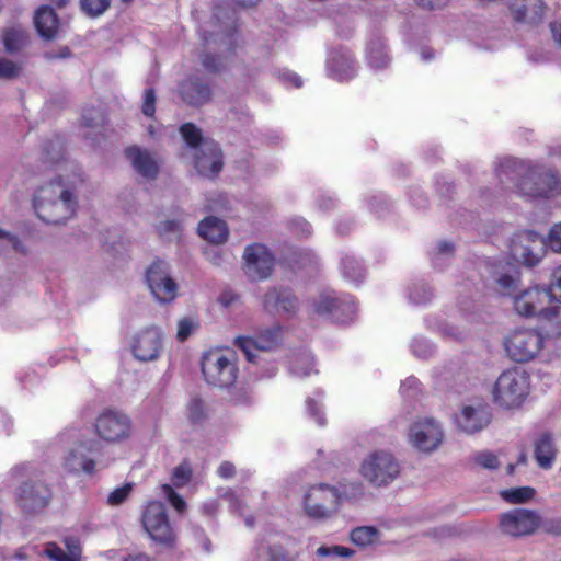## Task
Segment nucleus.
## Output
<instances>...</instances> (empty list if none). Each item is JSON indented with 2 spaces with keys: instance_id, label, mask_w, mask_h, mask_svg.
I'll use <instances>...</instances> for the list:
<instances>
[{
  "instance_id": "15",
  "label": "nucleus",
  "mask_w": 561,
  "mask_h": 561,
  "mask_svg": "<svg viewBox=\"0 0 561 561\" xmlns=\"http://www.w3.org/2000/svg\"><path fill=\"white\" fill-rule=\"evenodd\" d=\"M147 285L151 294L160 302H170L175 299L178 294V285L170 275L169 265L157 260L147 268Z\"/></svg>"
},
{
  "instance_id": "58",
  "label": "nucleus",
  "mask_w": 561,
  "mask_h": 561,
  "mask_svg": "<svg viewBox=\"0 0 561 561\" xmlns=\"http://www.w3.org/2000/svg\"><path fill=\"white\" fill-rule=\"evenodd\" d=\"M437 331L444 336L453 340H462L466 335L465 331L448 323L442 322L437 327Z\"/></svg>"
},
{
  "instance_id": "7",
  "label": "nucleus",
  "mask_w": 561,
  "mask_h": 561,
  "mask_svg": "<svg viewBox=\"0 0 561 561\" xmlns=\"http://www.w3.org/2000/svg\"><path fill=\"white\" fill-rule=\"evenodd\" d=\"M202 373L207 383L229 388L238 378L237 356L228 350H209L202 357Z\"/></svg>"
},
{
  "instance_id": "9",
  "label": "nucleus",
  "mask_w": 561,
  "mask_h": 561,
  "mask_svg": "<svg viewBox=\"0 0 561 561\" xmlns=\"http://www.w3.org/2000/svg\"><path fill=\"white\" fill-rule=\"evenodd\" d=\"M313 312L325 316L339 323H347L354 319L357 306L353 297L346 294L337 295L333 289H323L310 299Z\"/></svg>"
},
{
  "instance_id": "4",
  "label": "nucleus",
  "mask_w": 561,
  "mask_h": 561,
  "mask_svg": "<svg viewBox=\"0 0 561 561\" xmlns=\"http://www.w3.org/2000/svg\"><path fill=\"white\" fill-rule=\"evenodd\" d=\"M530 375L520 367H512L496 378L492 387L493 402L505 410L520 408L530 393Z\"/></svg>"
},
{
  "instance_id": "29",
  "label": "nucleus",
  "mask_w": 561,
  "mask_h": 561,
  "mask_svg": "<svg viewBox=\"0 0 561 561\" xmlns=\"http://www.w3.org/2000/svg\"><path fill=\"white\" fill-rule=\"evenodd\" d=\"M182 99L191 105H202L210 100V88L197 77L184 80L180 84Z\"/></svg>"
},
{
  "instance_id": "22",
  "label": "nucleus",
  "mask_w": 561,
  "mask_h": 561,
  "mask_svg": "<svg viewBox=\"0 0 561 561\" xmlns=\"http://www.w3.org/2000/svg\"><path fill=\"white\" fill-rule=\"evenodd\" d=\"M491 414L485 404L466 405L456 416L458 427L468 434L483 430L490 423Z\"/></svg>"
},
{
  "instance_id": "36",
  "label": "nucleus",
  "mask_w": 561,
  "mask_h": 561,
  "mask_svg": "<svg viewBox=\"0 0 561 561\" xmlns=\"http://www.w3.org/2000/svg\"><path fill=\"white\" fill-rule=\"evenodd\" d=\"M290 373L297 377H307L313 371V356L304 351L294 355L290 359Z\"/></svg>"
},
{
  "instance_id": "13",
  "label": "nucleus",
  "mask_w": 561,
  "mask_h": 561,
  "mask_svg": "<svg viewBox=\"0 0 561 561\" xmlns=\"http://www.w3.org/2000/svg\"><path fill=\"white\" fill-rule=\"evenodd\" d=\"M142 525L152 540L162 545H172L175 538L170 525L167 508L159 501L149 502L142 512Z\"/></svg>"
},
{
  "instance_id": "16",
  "label": "nucleus",
  "mask_w": 561,
  "mask_h": 561,
  "mask_svg": "<svg viewBox=\"0 0 561 561\" xmlns=\"http://www.w3.org/2000/svg\"><path fill=\"white\" fill-rule=\"evenodd\" d=\"M553 302L550 297L548 286L541 288L535 286L528 288L514 298L515 311L526 318L538 317L543 318L545 314H549L548 304Z\"/></svg>"
},
{
  "instance_id": "46",
  "label": "nucleus",
  "mask_w": 561,
  "mask_h": 561,
  "mask_svg": "<svg viewBox=\"0 0 561 561\" xmlns=\"http://www.w3.org/2000/svg\"><path fill=\"white\" fill-rule=\"evenodd\" d=\"M472 461L478 467L486 470H496L501 466L499 457L489 450L476 453L472 456Z\"/></svg>"
},
{
  "instance_id": "50",
  "label": "nucleus",
  "mask_w": 561,
  "mask_h": 561,
  "mask_svg": "<svg viewBox=\"0 0 561 561\" xmlns=\"http://www.w3.org/2000/svg\"><path fill=\"white\" fill-rule=\"evenodd\" d=\"M410 347L414 356L419 358H427L435 352V347L424 337H414Z\"/></svg>"
},
{
  "instance_id": "32",
  "label": "nucleus",
  "mask_w": 561,
  "mask_h": 561,
  "mask_svg": "<svg viewBox=\"0 0 561 561\" xmlns=\"http://www.w3.org/2000/svg\"><path fill=\"white\" fill-rule=\"evenodd\" d=\"M535 459L543 470H549L557 457V448L550 434L545 433L535 443Z\"/></svg>"
},
{
  "instance_id": "44",
  "label": "nucleus",
  "mask_w": 561,
  "mask_h": 561,
  "mask_svg": "<svg viewBox=\"0 0 561 561\" xmlns=\"http://www.w3.org/2000/svg\"><path fill=\"white\" fill-rule=\"evenodd\" d=\"M186 415L192 423L203 422L208 415L205 402L199 398H192L187 404Z\"/></svg>"
},
{
  "instance_id": "62",
  "label": "nucleus",
  "mask_w": 561,
  "mask_h": 561,
  "mask_svg": "<svg viewBox=\"0 0 561 561\" xmlns=\"http://www.w3.org/2000/svg\"><path fill=\"white\" fill-rule=\"evenodd\" d=\"M44 553L54 561H69V556L53 542L47 543Z\"/></svg>"
},
{
  "instance_id": "40",
  "label": "nucleus",
  "mask_w": 561,
  "mask_h": 561,
  "mask_svg": "<svg viewBox=\"0 0 561 561\" xmlns=\"http://www.w3.org/2000/svg\"><path fill=\"white\" fill-rule=\"evenodd\" d=\"M323 398V393L321 391H316L313 397H308L306 399V409L308 414L313 417L316 423L320 426L325 425V417L322 412L321 400Z\"/></svg>"
},
{
  "instance_id": "38",
  "label": "nucleus",
  "mask_w": 561,
  "mask_h": 561,
  "mask_svg": "<svg viewBox=\"0 0 561 561\" xmlns=\"http://www.w3.org/2000/svg\"><path fill=\"white\" fill-rule=\"evenodd\" d=\"M27 43V33L21 26H12L4 32L3 44L5 50L14 53L24 47Z\"/></svg>"
},
{
  "instance_id": "48",
  "label": "nucleus",
  "mask_w": 561,
  "mask_h": 561,
  "mask_svg": "<svg viewBox=\"0 0 561 561\" xmlns=\"http://www.w3.org/2000/svg\"><path fill=\"white\" fill-rule=\"evenodd\" d=\"M81 9L89 16L102 15L111 5V0H80Z\"/></svg>"
},
{
  "instance_id": "31",
  "label": "nucleus",
  "mask_w": 561,
  "mask_h": 561,
  "mask_svg": "<svg viewBox=\"0 0 561 561\" xmlns=\"http://www.w3.org/2000/svg\"><path fill=\"white\" fill-rule=\"evenodd\" d=\"M198 233L203 239L218 244L227 240L229 231L224 220L217 217H207L199 222Z\"/></svg>"
},
{
  "instance_id": "63",
  "label": "nucleus",
  "mask_w": 561,
  "mask_h": 561,
  "mask_svg": "<svg viewBox=\"0 0 561 561\" xmlns=\"http://www.w3.org/2000/svg\"><path fill=\"white\" fill-rule=\"evenodd\" d=\"M65 545L67 548V554L69 556V561H80L81 549L79 545V540L77 538H66Z\"/></svg>"
},
{
  "instance_id": "24",
  "label": "nucleus",
  "mask_w": 561,
  "mask_h": 561,
  "mask_svg": "<svg viewBox=\"0 0 561 561\" xmlns=\"http://www.w3.org/2000/svg\"><path fill=\"white\" fill-rule=\"evenodd\" d=\"M233 31L234 22L230 19L221 21L218 13H214L211 19L203 23L198 28L201 38L206 45L211 42H226V39H230Z\"/></svg>"
},
{
  "instance_id": "17",
  "label": "nucleus",
  "mask_w": 561,
  "mask_h": 561,
  "mask_svg": "<svg viewBox=\"0 0 561 561\" xmlns=\"http://www.w3.org/2000/svg\"><path fill=\"white\" fill-rule=\"evenodd\" d=\"M279 327H273L260 332L256 336H238L234 344L249 362L255 363L262 354L273 350L279 343Z\"/></svg>"
},
{
  "instance_id": "3",
  "label": "nucleus",
  "mask_w": 561,
  "mask_h": 561,
  "mask_svg": "<svg viewBox=\"0 0 561 561\" xmlns=\"http://www.w3.org/2000/svg\"><path fill=\"white\" fill-rule=\"evenodd\" d=\"M180 133L186 144L185 157L192 160L197 173L209 179L217 176L224 165L218 144L203 137L202 130L192 123L183 124Z\"/></svg>"
},
{
  "instance_id": "60",
  "label": "nucleus",
  "mask_w": 561,
  "mask_h": 561,
  "mask_svg": "<svg viewBox=\"0 0 561 561\" xmlns=\"http://www.w3.org/2000/svg\"><path fill=\"white\" fill-rule=\"evenodd\" d=\"M20 72V68L13 61L0 58V78L13 79Z\"/></svg>"
},
{
  "instance_id": "11",
  "label": "nucleus",
  "mask_w": 561,
  "mask_h": 561,
  "mask_svg": "<svg viewBox=\"0 0 561 561\" xmlns=\"http://www.w3.org/2000/svg\"><path fill=\"white\" fill-rule=\"evenodd\" d=\"M352 495L345 489L339 490L335 486L320 483L309 488L305 495V510L308 516L321 519L330 516L337 510L340 502Z\"/></svg>"
},
{
  "instance_id": "55",
  "label": "nucleus",
  "mask_w": 561,
  "mask_h": 561,
  "mask_svg": "<svg viewBox=\"0 0 561 561\" xmlns=\"http://www.w3.org/2000/svg\"><path fill=\"white\" fill-rule=\"evenodd\" d=\"M157 95L156 91L151 88L147 89L144 93L141 111L147 117H153L156 113Z\"/></svg>"
},
{
  "instance_id": "33",
  "label": "nucleus",
  "mask_w": 561,
  "mask_h": 561,
  "mask_svg": "<svg viewBox=\"0 0 561 561\" xmlns=\"http://www.w3.org/2000/svg\"><path fill=\"white\" fill-rule=\"evenodd\" d=\"M34 24L43 38L51 39L58 30V18L50 7L43 5L35 13Z\"/></svg>"
},
{
  "instance_id": "49",
  "label": "nucleus",
  "mask_w": 561,
  "mask_h": 561,
  "mask_svg": "<svg viewBox=\"0 0 561 561\" xmlns=\"http://www.w3.org/2000/svg\"><path fill=\"white\" fill-rule=\"evenodd\" d=\"M542 320L548 321V333L553 336H561V307H550L549 314Z\"/></svg>"
},
{
  "instance_id": "8",
  "label": "nucleus",
  "mask_w": 561,
  "mask_h": 561,
  "mask_svg": "<svg viewBox=\"0 0 561 561\" xmlns=\"http://www.w3.org/2000/svg\"><path fill=\"white\" fill-rule=\"evenodd\" d=\"M401 471L394 455L387 450H375L368 454L360 465V474L375 486H386L394 481Z\"/></svg>"
},
{
  "instance_id": "10",
  "label": "nucleus",
  "mask_w": 561,
  "mask_h": 561,
  "mask_svg": "<svg viewBox=\"0 0 561 561\" xmlns=\"http://www.w3.org/2000/svg\"><path fill=\"white\" fill-rule=\"evenodd\" d=\"M545 339L534 329H517L503 339V346L508 357L516 363L534 359L542 350Z\"/></svg>"
},
{
  "instance_id": "34",
  "label": "nucleus",
  "mask_w": 561,
  "mask_h": 561,
  "mask_svg": "<svg viewBox=\"0 0 561 561\" xmlns=\"http://www.w3.org/2000/svg\"><path fill=\"white\" fill-rule=\"evenodd\" d=\"M341 271L345 279L358 284L364 279L365 270L360 262L351 254H345L341 260Z\"/></svg>"
},
{
  "instance_id": "21",
  "label": "nucleus",
  "mask_w": 561,
  "mask_h": 561,
  "mask_svg": "<svg viewBox=\"0 0 561 561\" xmlns=\"http://www.w3.org/2000/svg\"><path fill=\"white\" fill-rule=\"evenodd\" d=\"M327 69L329 76L340 82L352 79L356 75V62L351 50L342 47L331 50Z\"/></svg>"
},
{
  "instance_id": "5",
  "label": "nucleus",
  "mask_w": 561,
  "mask_h": 561,
  "mask_svg": "<svg viewBox=\"0 0 561 561\" xmlns=\"http://www.w3.org/2000/svg\"><path fill=\"white\" fill-rule=\"evenodd\" d=\"M9 477L18 481L27 478L15 491V501L25 514H33L45 508L50 499L49 488L36 477L35 469L28 463H22L11 469Z\"/></svg>"
},
{
  "instance_id": "37",
  "label": "nucleus",
  "mask_w": 561,
  "mask_h": 561,
  "mask_svg": "<svg viewBox=\"0 0 561 561\" xmlns=\"http://www.w3.org/2000/svg\"><path fill=\"white\" fill-rule=\"evenodd\" d=\"M499 494L506 503L522 504L533 500L536 490L531 486H517L501 490Z\"/></svg>"
},
{
  "instance_id": "25",
  "label": "nucleus",
  "mask_w": 561,
  "mask_h": 561,
  "mask_svg": "<svg viewBox=\"0 0 561 561\" xmlns=\"http://www.w3.org/2000/svg\"><path fill=\"white\" fill-rule=\"evenodd\" d=\"M491 279L501 295H511L517 287L519 276L515 265L507 261H499L491 271Z\"/></svg>"
},
{
  "instance_id": "23",
  "label": "nucleus",
  "mask_w": 561,
  "mask_h": 561,
  "mask_svg": "<svg viewBox=\"0 0 561 561\" xmlns=\"http://www.w3.org/2000/svg\"><path fill=\"white\" fill-rule=\"evenodd\" d=\"M510 11L516 22L537 24L543 19L545 3L542 0H510Z\"/></svg>"
},
{
  "instance_id": "27",
  "label": "nucleus",
  "mask_w": 561,
  "mask_h": 561,
  "mask_svg": "<svg viewBox=\"0 0 561 561\" xmlns=\"http://www.w3.org/2000/svg\"><path fill=\"white\" fill-rule=\"evenodd\" d=\"M263 307L267 312H294L298 307V299L287 288H272L263 297Z\"/></svg>"
},
{
  "instance_id": "30",
  "label": "nucleus",
  "mask_w": 561,
  "mask_h": 561,
  "mask_svg": "<svg viewBox=\"0 0 561 561\" xmlns=\"http://www.w3.org/2000/svg\"><path fill=\"white\" fill-rule=\"evenodd\" d=\"M366 59L375 69L386 68L390 64L387 46L380 34H371L366 45Z\"/></svg>"
},
{
  "instance_id": "51",
  "label": "nucleus",
  "mask_w": 561,
  "mask_h": 561,
  "mask_svg": "<svg viewBox=\"0 0 561 561\" xmlns=\"http://www.w3.org/2000/svg\"><path fill=\"white\" fill-rule=\"evenodd\" d=\"M353 554V550L342 546H322L317 549V556L321 558H347Z\"/></svg>"
},
{
  "instance_id": "39",
  "label": "nucleus",
  "mask_w": 561,
  "mask_h": 561,
  "mask_svg": "<svg viewBox=\"0 0 561 561\" xmlns=\"http://www.w3.org/2000/svg\"><path fill=\"white\" fill-rule=\"evenodd\" d=\"M64 141L60 137H55L43 145L42 157L44 163L53 165L59 162L64 157Z\"/></svg>"
},
{
  "instance_id": "26",
  "label": "nucleus",
  "mask_w": 561,
  "mask_h": 561,
  "mask_svg": "<svg viewBox=\"0 0 561 561\" xmlns=\"http://www.w3.org/2000/svg\"><path fill=\"white\" fill-rule=\"evenodd\" d=\"M125 153L134 170L142 178L152 180L158 175L159 164L148 150L131 146L126 148Z\"/></svg>"
},
{
  "instance_id": "59",
  "label": "nucleus",
  "mask_w": 561,
  "mask_h": 561,
  "mask_svg": "<svg viewBox=\"0 0 561 561\" xmlns=\"http://www.w3.org/2000/svg\"><path fill=\"white\" fill-rule=\"evenodd\" d=\"M0 239L8 240L11 243L12 248L16 252L24 254V255H26L28 253L27 247L18 236H15L7 230H3L1 228H0Z\"/></svg>"
},
{
  "instance_id": "1",
  "label": "nucleus",
  "mask_w": 561,
  "mask_h": 561,
  "mask_svg": "<svg viewBox=\"0 0 561 561\" xmlns=\"http://www.w3.org/2000/svg\"><path fill=\"white\" fill-rule=\"evenodd\" d=\"M84 183L80 172L59 174L41 185L34 193L33 206L37 217L49 225L72 219L79 209V191Z\"/></svg>"
},
{
  "instance_id": "14",
  "label": "nucleus",
  "mask_w": 561,
  "mask_h": 561,
  "mask_svg": "<svg viewBox=\"0 0 561 561\" xmlns=\"http://www.w3.org/2000/svg\"><path fill=\"white\" fill-rule=\"evenodd\" d=\"M540 524V515L536 511L526 508H513L499 517L501 533L515 538L534 534Z\"/></svg>"
},
{
  "instance_id": "47",
  "label": "nucleus",
  "mask_w": 561,
  "mask_h": 561,
  "mask_svg": "<svg viewBox=\"0 0 561 561\" xmlns=\"http://www.w3.org/2000/svg\"><path fill=\"white\" fill-rule=\"evenodd\" d=\"M157 229L161 237L168 240H175L180 238L182 225L180 220H164L159 224Z\"/></svg>"
},
{
  "instance_id": "19",
  "label": "nucleus",
  "mask_w": 561,
  "mask_h": 561,
  "mask_svg": "<svg viewBox=\"0 0 561 561\" xmlns=\"http://www.w3.org/2000/svg\"><path fill=\"white\" fill-rule=\"evenodd\" d=\"M244 272L253 280L267 278L274 267V256L261 243L248 245L243 252Z\"/></svg>"
},
{
  "instance_id": "6",
  "label": "nucleus",
  "mask_w": 561,
  "mask_h": 561,
  "mask_svg": "<svg viewBox=\"0 0 561 561\" xmlns=\"http://www.w3.org/2000/svg\"><path fill=\"white\" fill-rule=\"evenodd\" d=\"M516 188L522 196L549 199L561 193V182L551 168L538 163H528L516 184Z\"/></svg>"
},
{
  "instance_id": "2",
  "label": "nucleus",
  "mask_w": 561,
  "mask_h": 561,
  "mask_svg": "<svg viewBox=\"0 0 561 561\" xmlns=\"http://www.w3.org/2000/svg\"><path fill=\"white\" fill-rule=\"evenodd\" d=\"M59 439L73 444L64 457L62 468L65 471L72 474L93 476L110 466L111 461L99 440L94 438L85 439L76 430L64 432Z\"/></svg>"
},
{
  "instance_id": "28",
  "label": "nucleus",
  "mask_w": 561,
  "mask_h": 561,
  "mask_svg": "<svg viewBox=\"0 0 561 561\" xmlns=\"http://www.w3.org/2000/svg\"><path fill=\"white\" fill-rule=\"evenodd\" d=\"M526 242H531L533 245L515 243L512 252L516 260L522 261L527 266L536 265L541 259V250L545 241L533 231H528L523 236Z\"/></svg>"
},
{
  "instance_id": "12",
  "label": "nucleus",
  "mask_w": 561,
  "mask_h": 561,
  "mask_svg": "<svg viewBox=\"0 0 561 561\" xmlns=\"http://www.w3.org/2000/svg\"><path fill=\"white\" fill-rule=\"evenodd\" d=\"M444 431L440 423L428 416L415 420L408 432V442L419 451L430 454L443 443Z\"/></svg>"
},
{
  "instance_id": "53",
  "label": "nucleus",
  "mask_w": 561,
  "mask_h": 561,
  "mask_svg": "<svg viewBox=\"0 0 561 561\" xmlns=\"http://www.w3.org/2000/svg\"><path fill=\"white\" fill-rule=\"evenodd\" d=\"M191 476V467L188 466V463L182 462L174 468L172 473V482L175 486H183L190 481Z\"/></svg>"
},
{
  "instance_id": "42",
  "label": "nucleus",
  "mask_w": 561,
  "mask_h": 561,
  "mask_svg": "<svg viewBox=\"0 0 561 561\" xmlns=\"http://www.w3.org/2000/svg\"><path fill=\"white\" fill-rule=\"evenodd\" d=\"M199 328V321L196 317L186 316L178 321L176 340L186 341Z\"/></svg>"
},
{
  "instance_id": "20",
  "label": "nucleus",
  "mask_w": 561,
  "mask_h": 561,
  "mask_svg": "<svg viewBox=\"0 0 561 561\" xmlns=\"http://www.w3.org/2000/svg\"><path fill=\"white\" fill-rule=\"evenodd\" d=\"M136 359L150 362L159 357L162 348V331L158 327H148L136 332L130 342Z\"/></svg>"
},
{
  "instance_id": "54",
  "label": "nucleus",
  "mask_w": 561,
  "mask_h": 561,
  "mask_svg": "<svg viewBox=\"0 0 561 561\" xmlns=\"http://www.w3.org/2000/svg\"><path fill=\"white\" fill-rule=\"evenodd\" d=\"M163 495L167 497V500L170 502V504L179 512H184L186 507L185 501L175 493V491L169 485L163 484L161 486Z\"/></svg>"
},
{
  "instance_id": "56",
  "label": "nucleus",
  "mask_w": 561,
  "mask_h": 561,
  "mask_svg": "<svg viewBox=\"0 0 561 561\" xmlns=\"http://www.w3.org/2000/svg\"><path fill=\"white\" fill-rule=\"evenodd\" d=\"M133 490L131 483H126L121 488H116L108 494L107 502L111 505H118L123 503L130 494Z\"/></svg>"
},
{
  "instance_id": "61",
  "label": "nucleus",
  "mask_w": 561,
  "mask_h": 561,
  "mask_svg": "<svg viewBox=\"0 0 561 561\" xmlns=\"http://www.w3.org/2000/svg\"><path fill=\"white\" fill-rule=\"evenodd\" d=\"M289 228L294 233L300 237H308L311 234V226L304 218H293L289 221Z\"/></svg>"
},
{
  "instance_id": "43",
  "label": "nucleus",
  "mask_w": 561,
  "mask_h": 561,
  "mask_svg": "<svg viewBox=\"0 0 561 561\" xmlns=\"http://www.w3.org/2000/svg\"><path fill=\"white\" fill-rule=\"evenodd\" d=\"M105 123V116L101 110L89 108L82 114V126L99 133Z\"/></svg>"
},
{
  "instance_id": "35",
  "label": "nucleus",
  "mask_w": 561,
  "mask_h": 561,
  "mask_svg": "<svg viewBox=\"0 0 561 561\" xmlns=\"http://www.w3.org/2000/svg\"><path fill=\"white\" fill-rule=\"evenodd\" d=\"M350 538L354 545L365 548L379 542L380 533L376 527L360 526L351 531Z\"/></svg>"
},
{
  "instance_id": "57",
  "label": "nucleus",
  "mask_w": 561,
  "mask_h": 561,
  "mask_svg": "<svg viewBox=\"0 0 561 561\" xmlns=\"http://www.w3.org/2000/svg\"><path fill=\"white\" fill-rule=\"evenodd\" d=\"M545 244L553 252L561 253V222L551 227Z\"/></svg>"
},
{
  "instance_id": "52",
  "label": "nucleus",
  "mask_w": 561,
  "mask_h": 561,
  "mask_svg": "<svg viewBox=\"0 0 561 561\" xmlns=\"http://www.w3.org/2000/svg\"><path fill=\"white\" fill-rule=\"evenodd\" d=\"M547 286L551 299L561 304V265L551 272L550 280Z\"/></svg>"
},
{
  "instance_id": "18",
  "label": "nucleus",
  "mask_w": 561,
  "mask_h": 561,
  "mask_svg": "<svg viewBox=\"0 0 561 561\" xmlns=\"http://www.w3.org/2000/svg\"><path fill=\"white\" fill-rule=\"evenodd\" d=\"M98 435L107 442H119L129 437L131 432L130 419L118 411L107 410L99 415L95 422Z\"/></svg>"
},
{
  "instance_id": "45",
  "label": "nucleus",
  "mask_w": 561,
  "mask_h": 561,
  "mask_svg": "<svg viewBox=\"0 0 561 561\" xmlns=\"http://www.w3.org/2000/svg\"><path fill=\"white\" fill-rule=\"evenodd\" d=\"M228 401L233 405H247L252 402V394L245 386H230L228 388Z\"/></svg>"
},
{
  "instance_id": "41",
  "label": "nucleus",
  "mask_w": 561,
  "mask_h": 561,
  "mask_svg": "<svg viewBox=\"0 0 561 561\" xmlns=\"http://www.w3.org/2000/svg\"><path fill=\"white\" fill-rule=\"evenodd\" d=\"M433 297L432 289L425 283H415L409 287L408 298L411 304L425 305Z\"/></svg>"
},
{
  "instance_id": "64",
  "label": "nucleus",
  "mask_w": 561,
  "mask_h": 561,
  "mask_svg": "<svg viewBox=\"0 0 561 561\" xmlns=\"http://www.w3.org/2000/svg\"><path fill=\"white\" fill-rule=\"evenodd\" d=\"M543 529L548 534L561 536V518H552L543 523Z\"/></svg>"
}]
</instances>
